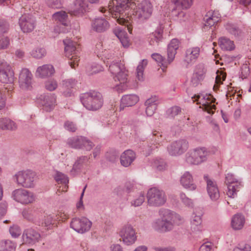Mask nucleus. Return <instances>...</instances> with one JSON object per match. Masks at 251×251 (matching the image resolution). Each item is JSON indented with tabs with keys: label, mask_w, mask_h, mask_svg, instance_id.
Returning <instances> with one entry per match:
<instances>
[{
	"label": "nucleus",
	"mask_w": 251,
	"mask_h": 251,
	"mask_svg": "<svg viewBox=\"0 0 251 251\" xmlns=\"http://www.w3.org/2000/svg\"><path fill=\"white\" fill-rule=\"evenodd\" d=\"M179 48V41L176 39H172L168 45L167 56L166 60L164 57L159 53H154L151 55V57L162 67L164 71L167 68L168 65L171 64L175 57L176 50Z\"/></svg>",
	"instance_id": "nucleus-4"
},
{
	"label": "nucleus",
	"mask_w": 251,
	"mask_h": 251,
	"mask_svg": "<svg viewBox=\"0 0 251 251\" xmlns=\"http://www.w3.org/2000/svg\"><path fill=\"white\" fill-rule=\"evenodd\" d=\"M180 198L182 202L186 206H192L193 205L192 200L188 198L184 193L180 194Z\"/></svg>",
	"instance_id": "nucleus-62"
},
{
	"label": "nucleus",
	"mask_w": 251,
	"mask_h": 251,
	"mask_svg": "<svg viewBox=\"0 0 251 251\" xmlns=\"http://www.w3.org/2000/svg\"><path fill=\"white\" fill-rule=\"evenodd\" d=\"M9 232L13 237L17 238L21 234V230L19 226H14L10 227Z\"/></svg>",
	"instance_id": "nucleus-58"
},
{
	"label": "nucleus",
	"mask_w": 251,
	"mask_h": 251,
	"mask_svg": "<svg viewBox=\"0 0 251 251\" xmlns=\"http://www.w3.org/2000/svg\"><path fill=\"white\" fill-rule=\"evenodd\" d=\"M0 128L2 129L14 130L16 128V124L8 118L0 119Z\"/></svg>",
	"instance_id": "nucleus-43"
},
{
	"label": "nucleus",
	"mask_w": 251,
	"mask_h": 251,
	"mask_svg": "<svg viewBox=\"0 0 251 251\" xmlns=\"http://www.w3.org/2000/svg\"><path fill=\"white\" fill-rule=\"evenodd\" d=\"M10 44V40L8 37H5L0 39V50L7 49Z\"/></svg>",
	"instance_id": "nucleus-63"
},
{
	"label": "nucleus",
	"mask_w": 251,
	"mask_h": 251,
	"mask_svg": "<svg viewBox=\"0 0 251 251\" xmlns=\"http://www.w3.org/2000/svg\"><path fill=\"white\" fill-rule=\"evenodd\" d=\"M93 29L98 32H102L107 30L109 27L108 22L104 18H96L92 23Z\"/></svg>",
	"instance_id": "nucleus-28"
},
{
	"label": "nucleus",
	"mask_w": 251,
	"mask_h": 251,
	"mask_svg": "<svg viewBox=\"0 0 251 251\" xmlns=\"http://www.w3.org/2000/svg\"><path fill=\"white\" fill-rule=\"evenodd\" d=\"M226 29L230 34L236 37H239L242 35L241 30L234 25H227Z\"/></svg>",
	"instance_id": "nucleus-49"
},
{
	"label": "nucleus",
	"mask_w": 251,
	"mask_h": 251,
	"mask_svg": "<svg viewBox=\"0 0 251 251\" xmlns=\"http://www.w3.org/2000/svg\"><path fill=\"white\" fill-rule=\"evenodd\" d=\"M46 54V51L43 48H37L34 49L31 52V56L37 59L42 58Z\"/></svg>",
	"instance_id": "nucleus-50"
},
{
	"label": "nucleus",
	"mask_w": 251,
	"mask_h": 251,
	"mask_svg": "<svg viewBox=\"0 0 251 251\" xmlns=\"http://www.w3.org/2000/svg\"><path fill=\"white\" fill-rule=\"evenodd\" d=\"M82 104L88 110L96 111L101 107L103 103L102 95L96 91H90L80 96Z\"/></svg>",
	"instance_id": "nucleus-3"
},
{
	"label": "nucleus",
	"mask_w": 251,
	"mask_h": 251,
	"mask_svg": "<svg viewBox=\"0 0 251 251\" xmlns=\"http://www.w3.org/2000/svg\"><path fill=\"white\" fill-rule=\"evenodd\" d=\"M147 64V60L143 59L139 63L137 67L136 77L139 81H142L144 79V71Z\"/></svg>",
	"instance_id": "nucleus-45"
},
{
	"label": "nucleus",
	"mask_w": 251,
	"mask_h": 251,
	"mask_svg": "<svg viewBox=\"0 0 251 251\" xmlns=\"http://www.w3.org/2000/svg\"><path fill=\"white\" fill-rule=\"evenodd\" d=\"M16 247L17 244L10 240L0 241V251H14Z\"/></svg>",
	"instance_id": "nucleus-40"
},
{
	"label": "nucleus",
	"mask_w": 251,
	"mask_h": 251,
	"mask_svg": "<svg viewBox=\"0 0 251 251\" xmlns=\"http://www.w3.org/2000/svg\"><path fill=\"white\" fill-rule=\"evenodd\" d=\"M85 137L75 136L68 139L67 144L71 148L82 149V144L85 142Z\"/></svg>",
	"instance_id": "nucleus-36"
},
{
	"label": "nucleus",
	"mask_w": 251,
	"mask_h": 251,
	"mask_svg": "<svg viewBox=\"0 0 251 251\" xmlns=\"http://www.w3.org/2000/svg\"><path fill=\"white\" fill-rule=\"evenodd\" d=\"M19 24L21 30L24 32H30L35 27V18L30 14H24L20 18Z\"/></svg>",
	"instance_id": "nucleus-17"
},
{
	"label": "nucleus",
	"mask_w": 251,
	"mask_h": 251,
	"mask_svg": "<svg viewBox=\"0 0 251 251\" xmlns=\"http://www.w3.org/2000/svg\"><path fill=\"white\" fill-rule=\"evenodd\" d=\"M193 215H194V216L193 217L192 220L191 222V229L195 232L201 231L202 230V220L201 218V215L200 214L199 215H197L194 213Z\"/></svg>",
	"instance_id": "nucleus-41"
},
{
	"label": "nucleus",
	"mask_w": 251,
	"mask_h": 251,
	"mask_svg": "<svg viewBox=\"0 0 251 251\" xmlns=\"http://www.w3.org/2000/svg\"><path fill=\"white\" fill-rule=\"evenodd\" d=\"M119 235L123 243L127 246L133 244L137 240L135 230L130 225L123 226L120 231Z\"/></svg>",
	"instance_id": "nucleus-13"
},
{
	"label": "nucleus",
	"mask_w": 251,
	"mask_h": 251,
	"mask_svg": "<svg viewBox=\"0 0 251 251\" xmlns=\"http://www.w3.org/2000/svg\"><path fill=\"white\" fill-rule=\"evenodd\" d=\"M163 29L160 26L150 34L148 39L149 44L153 47L158 46L159 43L163 41Z\"/></svg>",
	"instance_id": "nucleus-26"
},
{
	"label": "nucleus",
	"mask_w": 251,
	"mask_h": 251,
	"mask_svg": "<svg viewBox=\"0 0 251 251\" xmlns=\"http://www.w3.org/2000/svg\"><path fill=\"white\" fill-rule=\"evenodd\" d=\"M136 158L135 152L130 150L125 151L120 156L121 165L125 167L129 166Z\"/></svg>",
	"instance_id": "nucleus-27"
},
{
	"label": "nucleus",
	"mask_w": 251,
	"mask_h": 251,
	"mask_svg": "<svg viewBox=\"0 0 251 251\" xmlns=\"http://www.w3.org/2000/svg\"><path fill=\"white\" fill-rule=\"evenodd\" d=\"M12 199L22 204L32 203L35 200L33 194L23 188L17 189L12 193Z\"/></svg>",
	"instance_id": "nucleus-12"
},
{
	"label": "nucleus",
	"mask_w": 251,
	"mask_h": 251,
	"mask_svg": "<svg viewBox=\"0 0 251 251\" xmlns=\"http://www.w3.org/2000/svg\"><path fill=\"white\" fill-rule=\"evenodd\" d=\"M172 2L175 5V7L172 10L173 14L178 17L184 16L182 10L190 8L193 0H172Z\"/></svg>",
	"instance_id": "nucleus-20"
},
{
	"label": "nucleus",
	"mask_w": 251,
	"mask_h": 251,
	"mask_svg": "<svg viewBox=\"0 0 251 251\" xmlns=\"http://www.w3.org/2000/svg\"><path fill=\"white\" fill-rule=\"evenodd\" d=\"M54 69L51 65L46 64L38 67L36 70V75L41 78L49 77L54 74Z\"/></svg>",
	"instance_id": "nucleus-29"
},
{
	"label": "nucleus",
	"mask_w": 251,
	"mask_h": 251,
	"mask_svg": "<svg viewBox=\"0 0 251 251\" xmlns=\"http://www.w3.org/2000/svg\"><path fill=\"white\" fill-rule=\"evenodd\" d=\"M145 201V196L143 194H140L138 196L136 197L134 200L131 201L132 206L135 207L140 206Z\"/></svg>",
	"instance_id": "nucleus-54"
},
{
	"label": "nucleus",
	"mask_w": 251,
	"mask_h": 251,
	"mask_svg": "<svg viewBox=\"0 0 251 251\" xmlns=\"http://www.w3.org/2000/svg\"><path fill=\"white\" fill-rule=\"evenodd\" d=\"M109 65V71L114 75L115 81L118 80L121 84H124L127 81V71L120 61L117 60L112 61Z\"/></svg>",
	"instance_id": "nucleus-8"
},
{
	"label": "nucleus",
	"mask_w": 251,
	"mask_h": 251,
	"mask_svg": "<svg viewBox=\"0 0 251 251\" xmlns=\"http://www.w3.org/2000/svg\"><path fill=\"white\" fill-rule=\"evenodd\" d=\"M103 71V68L100 65L93 63L86 67V73L88 75H92Z\"/></svg>",
	"instance_id": "nucleus-44"
},
{
	"label": "nucleus",
	"mask_w": 251,
	"mask_h": 251,
	"mask_svg": "<svg viewBox=\"0 0 251 251\" xmlns=\"http://www.w3.org/2000/svg\"><path fill=\"white\" fill-rule=\"evenodd\" d=\"M192 99H195V101H197V104H200V107L203 110L206 111L210 114H213L216 109V106L213 104L216 99L211 95L208 94H199L195 95Z\"/></svg>",
	"instance_id": "nucleus-9"
},
{
	"label": "nucleus",
	"mask_w": 251,
	"mask_h": 251,
	"mask_svg": "<svg viewBox=\"0 0 251 251\" xmlns=\"http://www.w3.org/2000/svg\"><path fill=\"white\" fill-rule=\"evenodd\" d=\"M135 0H112L110 3V9L117 14H123L129 8L133 10V18L141 22H144L151 16L153 11L151 3L147 0H144L137 4Z\"/></svg>",
	"instance_id": "nucleus-1"
},
{
	"label": "nucleus",
	"mask_w": 251,
	"mask_h": 251,
	"mask_svg": "<svg viewBox=\"0 0 251 251\" xmlns=\"http://www.w3.org/2000/svg\"><path fill=\"white\" fill-rule=\"evenodd\" d=\"M65 45V52L66 55L69 58V63L70 66L75 69L78 66V62L79 61L78 56V48L75 42H73L70 39H66L63 40Z\"/></svg>",
	"instance_id": "nucleus-6"
},
{
	"label": "nucleus",
	"mask_w": 251,
	"mask_h": 251,
	"mask_svg": "<svg viewBox=\"0 0 251 251\" xmlns=\"http://www.w3.org/2000/svg\"><path fill=\"white\" fill-rule=\"evenodd\" d=\"M159 219L155 220L152 224L153 228L157 231L166 232L172 230L177 221L181 220L180 216L176 212L166 208L159 210Z\"/></svg>",
	"instance_id": "nucleus-2"
},
{
	"label": "nucleus",
	"mask_w": 251,
	"mask_h": 251,
	"mask_svg": "<svg viewBox=\"0 0 251 251\" xmlns=\"http://www.w3.org/2000/svg\"><path fill=\"white\" fill-rule=\"evenodd\" d=\"M154 166L159 171L164 170L166 168V164L162 159H156L154 162Z\"/></svg>",
	"instance_id": "nucleus-59"
},
{
	"label": "nucleus",
	"mask_w": 251,
	"mask_h": 251,
	"mask_svg": "<svg viewBox=\"0 0 251 251\" xmlns=\"http://www.w3.org/2000/svg\"><path fill=\"white\" fill-rule=\"evenodd\" d=\"M41 236L38 232L32 228L25 229L22 235L23 244L33 245L39 242Z\"/></svg>",
	"instance_id": "nucleus-19"
},
{
	"label": "nucleus",
	"mask_w": 251,
	"mask_h": 251,
	"mask_svg": "<svg viewBox=\"0 0 251 251\" xmlns=\"http://www.w3.org/2000/svg\"><path fill=\"white\" fill-rule=\"evenodd\" d=\"M185 159L187 163L191 165H199V162L195 150L190 151L185 154Z\"/></svg>",
	"instance_id": "nucleus-46"
},
{
	"label": "nucleus",
	"mask_w": 251,
	"mask_h": 251,
	"mask_svg": "<svg viewBox=\"0 0 251 251\" xmlns=\"http://www.w3.org/2000/svg\"><path fill=\"white\" fill-rule=\"evenodd\" d=\"M46 2L52 8H60L63 5V0H47Z\"/></svg>",
	"instance_id": "nucleus-53"
},
{
	"label": "nucleus",
	"mask_w": 251,
	"mask_h": 251,
	"mask_svg": "<svg viewBox=\"0 0 251 251\" xmlns=\"http://www.w3.org/2000/svg\"><path fill=\"white\" fill-rule=\"evenodd\" d=\"M189 148L188 142L185 139H179L168 145L167 149L169 155L178 156L184 153Z\"/></svg>",
	"instance_id": "nucleus-11"
},
{
	"label": "nucleus",
	"mask_w": 251,
	"mask_h": 251,
	"mask_svg": "<svg viewBox=\"0 0 251 251\" xmlns=\"http://www.w3.org/2000/svg\"><path fill=\"white\" fill-rule=\"evenodd\" d=\"M88 161V158L86 156H82L78 158L74 164L73 169L71 172V173L75 175L74 173L77 172L78 170H80L83 168L84 165H87Z\"/></svg>",
	"instance_id": "nucleus-39"
},
{
	"label": "nucleus",
	"mask_w": 251,
	"mask_h": 251,
	"mask_svg": "<svg viewBox=\"0 0 251 251\" xmlns=\"http://www.w3.org/2000/svg\"><path fill=\"white\" fill-rule=\"evenodd\" d=\"M195 150L200 164L207 160L210 151L204 147L197 148Z\"/></svg>",
	"instance_id": "nucleus-37"
},
{
	"label": "nucleus",
	"mask_w": 251,
	"mask_h": 251,
	"mask_svg": "<svg viewBox=\"0 0 251 251\" xmlns=\"http://www.w3.org/2000/svg\"><path fill=\"white\" fill-rule=\"evenodd\" d=\"M22 214L25 219L36 225H40V222L36 220L33 215L32 211L31 209H24L22 212Z\"/></svg>",
	"instance_id": "nucleus-48"
},
{
	"label": "nucleus",
	"mask_w": 251,
	"mask_h": 251,
	"mask_svg": "<svg viewBox=\"0 0 251 251\" xmlns=\"http://www.w3.org/2000/svg\"><path fill=\"white\" fill-rule=\"evenodd\" d=\"M116 13H115V14ZM119 14H117L116 15L117 17ZM126 15V13L123 14H119V19H118L117 21L118 23L120 25H125L126 26L123 28L122 27H116L114 30V32L116 36L119 38V39H121L122 38H125L126 36H127V33L126 32V30H128L130 33H131L132 28L131 27V25H130L129 22L127 20H126L124 17Z\"/></svg>",
	"instance_id": "nucleus-18"
},
{
	"label": "nucleus",
	"mask_w": 251,
	"mask_h": 251,
	"mask_svg": "<svg viewBox=\"0 0 251 251\" xmlns=\"http://www.w3.org/2000/svg\"><path fill=\"white\" fill-rule=\"evenodd\" d=\"M225 183L227 185V195L231 198H234L237 196V192L243 187L242 182L238 180L231 173L226 175Z\"/></svg>",
	"instance_id": "nucleus-10"
},
{
	"label": "nucleus",
	"mask_w": 251,
	"mask_h": 251,
	"mask_svg": "<svg viewBox=\"0 0 251 251\" xmlns=\"http://www.w3.org/2000/svg\"><path fill=\"white\" fill-rule=\"evenodd\" d=\"M57 87V82L53 79L48 80L45 83L46 88L50 91H52L56 89Z\"/></svg>",
	"instance_id": "nucleus-56"
},
{
	"label": "nucleus",
	"mask_w": 251,
	"mask_h": 251,
	"mask_svg": "<svg viewBox=\"0 0 251 251\" xmlns=\"http://www.w3.org/2000/svg\"><path fill=\"white\" fill-rule=\"evenodd\" d=\"M180 182L184 188L189 190L193 191L197 188L192 175L189 172H185L182 175L180 179Z\"/></svg>",
	"instance_id": "nucleus-24"
},
{
	"label": "nucleus",
	"mask_w": 251,
	"mask_h": 251,
	"mask_svg": "<svg viewBox=\"0 0 251 251\" xmlns=\"http://www.w3.org/2000/svg\"><path fill=\"white\" fill-rule=\"evenodd\" d=\"M14 177L19 185L30 188L34 187L37 176L34 172L27 170L18 172L15 175Z\"/></svg>",
	"instance_id": "nucleus-5"
},
{
	"label": "nucleus",
	"mask_w": 251,
	"mask_h": 251,
	"mask_svg": "<svg viewBox=\"0 0 251 251\" xmlns=\"http://www.w3.org/2000/svg\"><path fill=\"white\" fill-rule=\"evenodd\" d=\"M88 4L85 0H75L74 7L69 10V13L76 16H81L88 11Z\"/></svg>",
	"instance_id": "nucleus-23"
},
{
	"label": "nucleus",
	"mask_w": 251,
	"mask_h": 251,
	"mask_svg": "<svg viewBox=\"0 0 251 251\" xmlns=\"http://www.w3.org/2000/svg\"><path fill=\"white\" fill-rule=\"evenodd\" d=\"M19 83L20 87L25 90H30L33 83V75L26 68L23 69L19 74Z\"/></svg>",
	"instance_id": "nucleus-16"
},
{
	"label": "nucleus",
	"mask_w": 251,
	"mask_h": 251,
	"mask_svg": "<svg viewBox=\"0 0 251 251\" xmlns=\"http://www.w3.org/2000/svg\"><path fill=\"white\" fill-rule=\"evenodd\" d=\"M92 226V222L85 217L73 218L70 226L77 232L83 233L89 231Z\"/></svg>",
	"instance_id": "nucleus-14"
},
{
	"label": "nucleus",
	"mask_w": 251,
	"mask_h": 251,
	"mask_svg": "<svg viewBox=\"0 0 251 251\" xmlns=\"http://www.w3.org/2000/svg\"><path fill=\"white\" fill-rule=\"evenodd\" d=\"M54 215H49L46 218L44 222H40V225H44L45 226L47 227V229H50L54 225H55V219L54 218Z\"/></svg>",
	"instance_id": "nucleus-52"
},
{
	"label": "nucleus",
	"mask_w": 251,
	"mask_h": 251,
	"mask_svg": "<svg viewBox=\"0 0 251 251\" xmlns=\"http://www.w3.org/2000/svg\"><path fill=\"white\" fill-rule=\"evenodd\" d=\"M139 100L138 97L134 94L126 95L123 96L121 99L120 110L124 107L132 106L135 105Z\"/></svg>",
	"instance_id": "nucleus-31"
},
{
	"label": "nucleus",
	"mask_w": 251,
	"mask_h": 251,
	"mask_svg": "<svg viewBox=\"0 0 251 251\" xmlns=\"http://www.w3.org/2000/svg\"><path fill=\"white\" fill-rule=\"evenodd\" d=\"M204 179L206 182L207 191L210 198L216 201L220 197V193L216 182L209 178L207 175L204 176Z\"/></svg>",
	"instance_id": "nucleus-21"
},
{
	"label": "nucleus",
	"mask_w": 251,
	"mask_h": 251,
	"mask_svg": "<svg viewBox=\"0 0 251 251\" xmlns=\"http://www.w3.org/2000/svg\"><path fill=\"white\" fill-rule=\"evenodd\" d=\"M9 24L4 20H0V36L8 32Z\"/></svg>",
	"instance_id": "nucleus-60"
},
{
	"label": "nucleus",
	"mask_w": 251,
	"mask_h": 251,
	"mask_svg": "<svg viewBox=\"0 0 251 251\" xmlns=\"http://www.w3.org/2000/svg\"><path fill=\"white\" fill-rule=\"evenodd\" d=\"M245 219L243 215L236 214L233 216L231 220L232 227L235 230L241 229L244 226Z\"/></svg>",
	"instance_id": "nucleus-35"
},
{
	"label": "nucleus",
	"mask_w": 251,
	"mask_h": 251,
	"mask_svg": "<svg viewBox=\"0 0 251 251\" xmlns=\"http://www.w3.org/2000/svg\"><path fill=\"white\" fill-rule=\"evenodd\" d=\"M200 53V48L198 47L188 49L185 53V61L188 63L195 62L199 57Z\"/></svg>",
	"instance_id": "nucleus-32"
},
{
	"label": "nucleus",
	"mask_w": 251,
	"mask_h": 251,
	"mask_svg": "<svg viewBox=\"0 0 251 251\" xmlns=\"http://www.w3.org/2000/svg\"><path fill=\"white\" fill-rule=\"evenodd\" d=\"M158 104V99L156 96L151 97L145 102L146 113L148 116H151L156 110Z\"/></svg>",
	"instance_id": "nucleus-30"
},
{
	"label": "nucleus",
	"mask_w": 251,
	"mask_h": 251,
	"mask_svg": "<svg viewBox=\"0 0 251 251\" xmlns=\"http://www.w3.org/2000/svg\"><path fill=\"white\" fill-rule=\"evenodd\" d=\"M14 72L10 66L4 60L0 59V81L4 83H12Z\"/></svg>",
	"instance_id": "nucleus-15"
},
{
	"label": "nucleus",
	"mask_w": 251,
	"mask_h": 251,
	"mask_svg": "<svg viewBox=\"0 0 251 251\" xmlns=\"http://www.w3.org/2000/svg\"><path fill=\"white\" fill-rule=\"evenodd\" d=\"M206 17L207 18L206 19L204 18L205 21L204 25L211 27L219 21L221 16L218 12L214 11L212 12H209L207 15H206Z\"/></svg>",
	"instance_id": "nucleus-34"
},
{
	"label": "nucleus",
	"mask_w": 251,
	"mask_h": 251,
	"mask_svg": "<svg viewBox=\"0 0 251 251\" xmlns=\"http://www.w3.org/2000/svg\"><path fill=\"white\" fill-rule=\"evenodd\" d=\"M131 128H132L135 132H140L144 127L143 123L138 120L133 121L131 124Z\"/></svg>",
	"instance_id": "nucleus-55"
},
{
	"label": "nucleus",
	"mask_w": 251,
	"mask_h": 251,
	"mask_svg": "<svg viewBox=\"0 0 251 251\" xmlns=\"http://www.w3.org/2000/svg\"><path fill=\"white\" fill-rule=\"evenodd\" d=\"M65 129L70 132H75L77 129L76 125L73 122L67 121L64 124Z\"/></svg>",
	"instance_id": "nucleus-57"
},
{
	"label": "nucleus",
	"mask_w": 251,
	"mask_h": 251,
	"mask_svg": "<svg viewBox=\"0 0 251 251\" xmlns=\"http://www.w3.org/2000/svg\"><path fill=\"white\" fill-rule=\"evenodd\" d=\"M214 246L211 242L203 243L200 248L199 251H213Z\"/></svg>",
	"instance_id": "nucleus-61"
},
{
	"label": "nucleus",
	"mask_w": 251,
	"mask_h": 251,
	"mask_svg": "<svg viewBox=\"0 0 251 251\" xmlns=\"http://www.w3.org/2000/svg\"><path fill=\"white\" fill-rule=\"evenodd\" d=\"M206 70L203 64H198L195 68L191 79V84L196 87L198 86L205 77Z\"/></svg>",
	"instance_id": "nucleus-22"
},
{
	"label": "nucleus",
	"mask_w": 251,
	"mask_h": 251,
	"mask_svg": "<svg viewBox=\"0 0 251 251\" xmlns=\"http://www.w3.org/2000/svg\"><path fill=\"white\" fill-rule=\"evenodd\" d=\"M54 178L58 183H60L65 185L64 190H63V191H66L68 188L67 184L69 182L68 177L66 175L62 174V173L57 172Z\"/></svg>",
	"instance_id": "nucleus-47"
},
{
	"label": "nucleus",
	"mask_w": 251,
	"mask_h": 251,
	"mask_svg": "<svg viewBox=\"0 0 251 251\" xmlns=\"http://www.w3.org/2000/svg\"><path fill=\"white\" fill-rule=\"evenodd\" d=\"M219 44L223 50H231L235 48L233 41L226 37L220 38Z\"/></svg>",
	"instance_id": "nucleus-42"
},
{
	"label": "nucleus",
	"mask_w": 251,
	"mask_h": 251,
	"mask_svg": "<svg viewBox=\"0 0 251 251\" xmlns=\"http://www.w3.org/2000/svg\"><path fill=\"white\" fill-rule=\"evenodd\" d=\"M147 198L148 205L151 206H161L163 205L167 201L165 192L156 187H152L149 189Z\"/></svg>",
	"instance_id": "nucleus-7"
},
{
	"label": "nucleus",
	"mask_w": 251,
	"mask_h": 251,
	"mask_svg": "<svg viewBox=\"0 0 251 251\" xmlns=\"http://www.w3.org/2000/svg\"><path fill=\"white\" fill-rule=\"evenodd\" d=\"M181 112V108L178 106H174L169 108L166 113L168 117L170 118H174Z\"/></svg>",
	"instance_id": "nucleus-51"
},
{
	"label": "nucleus",
	"mask_w": 251,
	"mask_h": 251,
	"mask_svg": "<svg viewBox=\"0 0 251 251\" xmlns=\"http://www.w3.org/2000/svg\"><path fill=\"white\" fill-rule=\"evenodd\" d=\"M241 77L242 79L246 78L250 74V69L247 64L243 65L241 69Z\"/></svg>",
	"instance_id": "nucleus-64"
},
{
	"label": "nucleus",
	"mask_w": 251,
	"mask_h": 251,
	"mask_svg": "<svg viewBox=\"0 0 251 251\" xmlns=\"http://www.w3.org/2000/svg\"><path fill=\"white\" fill-rule=\"evenodd\" d=\"M77 82V80L73 78H69L63 80V94L66 97L71 96L73 92L72 89L75 88Z\"/></svg>",
	"instance_id": "nucleus-33"
},
{
	"label": "nucleus",
	"mask_w": 251,
	"mask_h": 251,
	"mask_svg": "<svg viewBox=\"0 0 251 251\" xmlns=\"http://www.w3.org/2000/svg\"><path fill=\"white\" fill-rule=\"evenodd\" d=\"M43 101L42 105L44 110L47 111L52 110L56 104V97L54 94H48L41 96Z\"/></svg>",
	"instance_id": "nucleus-25"
},
{
	"label": "nucleus",
	"mask_w": 251,
	"mask_h": 251,
	"mask_svg": "<svg viewBox=\"0 0 251 251\" xmlns=\"http://www.w3.org/2000/svg\"><path fill=\"white\" fill-rule=\"evenodd\" d=\"M52 19L64 26L68 25V14L65 11H60L55 12L52 15Z\"/></svg>",
	"instance_id": "nucleus-38"
}]
</instances>
